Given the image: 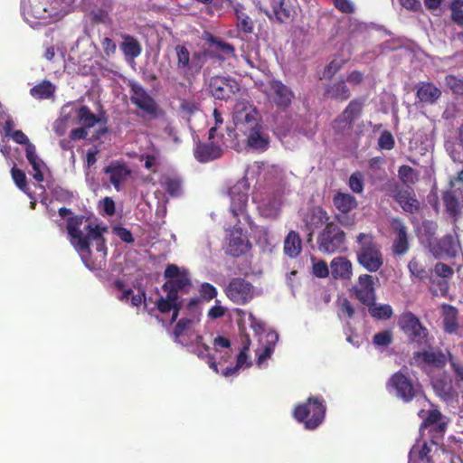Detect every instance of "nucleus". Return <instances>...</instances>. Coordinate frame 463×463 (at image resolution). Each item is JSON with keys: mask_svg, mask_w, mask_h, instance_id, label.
<instances>
[{"mask_svg": "<svg viewBox=\"0 0 463 463\" xmlns=\"http://www.w3.org/2000/svg\"><path fill=\"white\" fill-rule=\"evenodd\" d=\"M374 277L362 274L351 289L352 295L363 305L373 304L376 300Z\"/></svg>", "mask_w": 463, "mask_h": 463, "instance_id": "13", "label": "nucleus"}, {"mask_svg": "<svg viewBox=\"0 0 463 463\" xmlns=\"http://www.w3.org/2000/svg\"><path fill=\"white\" fill-rule=\"evenodd\" d=\"M430 250L435 258L454 257L457 244L452 235H446L440 240L429 242Z\"/></svg>", "mask_w": 463, "mask_h": 463, "instance_id": "22", "label": "nucleus"}, {"mask_svg": "<svg viewBox=\"0 0 463 463\" xmlns=\"http://www.w3.org/2000/svg\"><path fill=\"white\" fill-rule=\"evenodd\" d=\"M104 173L109 175V181L118 191L121 184L130 175L131 170L124 162L114 161L104 168Z\"/></svg>", "mask_w": 463, "mask_h": 463, "instance_id": "23", "label": "nucleus"}, {"mask_svg": "<svg viewBox=\"0 0 463 463\" xmlns=\"http://www.w3.org/2000/svg\"><path fill=\"white\" fill-rule=\"evenodd\" d=\"M102 49L107 56H111L116 52V43L109 37L103 38L101 41Z\"/></svg>", "mask_w": 463, "mask_h": 463, "instance_id": "64", "label": "nucleus"}, {"mask_svg": "<svg viewBox=\"0 0 463 463\" xmlns=\"http://www.w3.org/2000/svg\"><path fill=\"white\" fill-rule=\"evenodd\" d=\"M432 385L437 395L443 401L452 402L458 398V392L453 388L451 380L436 379Z\"/></svg>", "mask_w": 463, "mask_h": 463, "instance_id": "30", "label": "nucleus"}, {"mask_svg": "<svg viewBox=\"0 0 463 463\" xmlns=\"http://www.w3.org/2000/svg\"><path fill=\"white\" fill-rule=\"evenodd\" d=\"M391 226L396 233V237L392 242V251L395 256H403L410 249L407 227L399 218H392L391 221Z\"/></svg>", "mask_w": 463, "mask_h": 463, "instance_id": "19", "label": "nucleus"}, {"mask_svg": "<svg viewBox=\"0 0 463 463\" xmlns=\"http://www.w3.org/2000/svg\"><path fill=\"white\" fill-rule=\"evenodd\" d=\"M164 277L167 280L163 284L164 291H173L176 297L179 292L188 293L192 286L190 273L185 269H180L175 264H168L164 271Z\"/></svg>", "mask_w": 463, "mask_h": 463, "instance_id": "9", "label": "nucleus"}, {"mask_svg": "<svg viewBox=\"0 0 463 463\" xmlns=\"http://www.w3.org/2000/svg\"><path fill=\"white\" fill-rule=\"evenodd\" d=\"M445 456L450 460L449 455L438 447L434 441H417L409 452L408 463H437V459Z\"/></svg>", "mask_w": 463, "mask_h": 463, "instance_id": "10", "label": "nucleus"}, {"mask_svg": "<svg viewBox=\"0 0 463 463\" xmlns=\"http://www.w3.org/2000/svg\"><path fill=\"white\" fill-rule=\"evenodd\" d=\"M393 341L392 332L391 330H383L375 334L373 337V344L376 346L387 347Z\"/></svg>", "mask_w": 463, "mask_h": 463, "instance_id": "46", "label": "nucleus"}, {"mask_svg": "<svg viewBox=\"0 0 463 463\" xmlns=\"http://www.w3.org/2000/svg\"><path fill=\"white\" fill-rule=\"evenodd\" d=\"M114 233L119 237V239L126 243H132L134 241L131 232L125 227H115Z\"/></svg>", "mask_w": 463, "mask_h": 463, "instance_id": "59", "label": "nucleus"}, {"mask_svg": "<svg viewBox=\"0 0 463 463\" xmlns=\"http://www.w3.org/2000/svg\"><path fill=\"white\" fill-rule=\"evenodd\" d=\"M201 296L206 299L211 300L217 296V289L210 283H203L200 288Z\"/></svg>", "mask_w": 463, "mask_h": 463, "instance_id": "56", "label": "nucleus"}, {"mask_svg": "<svg viewBox=\"0 0 463 463\" xmlns=\"http://www.w3.org/2000/svg\"><path fill=\"white\" fill-rule=\"evenodd\" d=\"M333 204L340 213H348L357 207V200L351 194L336 192L333 196Z\"/></svg>", "mask_w": 463, "mask_h": 463, "instance_id": "31", "label": "nucleus"}, {"mask_svg": "<svg viewBox=\"0 0 463 463\" xmlns=\"http://www.w3.org/2000/svg\"><path fill=\"white\" fill-rule=\"evenodd\" d=\"M419 416L423 419L420 425V430L430 428V430H434L439 433H443L447 428V424L441 421L442 415L437 409H433L428 411L420 410Z\"/></svg>", "mask_w": 463, "mask_h": 463, "instance_id": "24", "label": "nucleus"}, {"mask_svg": "<svg viewBox=\"0 0 463 463\" xmlns=\"http://www.w3.org/2000/svg\"><path fill=\"white\" fill-rule=\"evenodd\" d=\"M385 387L391 395L405 403L420 397L423 393L419 382L412 379L408 373L402 370L392 373L386 382Z\"/></svg>", "mask_w": 463, "mask_h": 463, "instance_id": "4", "label": "nucleus"}, {"mask_svg": "<svg viewBox=\"0 0 463 463\" xmlns=\"http://www.w3.org/2000/svg\"><path fill=\"white\" fill-rule=\"evenodd\" d=\"M66 231L71 244L80 254L83 263L89 269L94 268L91 260L90 242H95L96 250L103 257L107 255V245L104 233L108 232L107 225L91 222L89 217L77 214L68 217L66 221Z\"/></svg>", "mask_w": 463, "mask_h": 463, "instance_id": "1", "label": "nucleus"}, {"mask_svg": "<svg viewBox=\"0 0 463 463\" xmlns=\"http://www.w3.org/2000/svg\"><path fill=\"white\" fill-rule=\"evenodd\" d=\"M326 411L322 397H309L307 402L295 407L293 416L298 422L304 423L306 429L315 430L324 420Z\"/></svg>", "mask_w": 463, "mask_h": 463, "instance_id": "5", "label": "nucleus"}, {"mask_svg": "<svg viewBox=\"0 0 463 463\" xmlns=\"http://www.w3.org/2000/svg\"><path fill=\"white\" fill-rule=\"evenodd\" d=\"M163 186L166 193L173 197L180 196L182 194V179L180 177L166 176Z\"/></svg>", "mask_w": 463, "mask_h": 463, "instance_id": "43", "label": "nucleus"}, {"mask_svg": "<svg viewBox=\"0 0 463 463\" xmlns=\"http://www.w3.org/2000/svg\"><path fill=\"white\" fill-rule=\"evenodd\" d=\"M226 297L236 305H246L255 295V288L251 282L243 278H233L224 288Z\"/></svg>", "mask_w": 463, "mask_h": 463, "instance_id": "11", "label": "nucleus"}, {"mask_svg": "<svg viewBox=\"0 0 463 463\" xmlns=\"http://www.w3.org/2000/svg\"><path fill=\"white\" fill-rule=\"evenodd\" d=\"M345 241V233L338 224L331 222L319 233L317 238L318 250L323 253L332 254L341 250Z\"/></svg>", "mask_w": 463, "mask_h": 463, "instance_id": "8", "label": "nucleus"}, {"mask_svg": "<svg viewBox=\"0 0 463 463\" xmlns=\"http://www.w3.org/2000/svg\"><path fill=\"white\" fill-rule=\"evenodd\" d=\"M271 12L265 10L264 13L269 20H276L279 23L291 21L296 14L291 0H269Z\"/></svg>", "mask_w": 463, "mask_h": 463, "instance_id": "20", "label": "nucleus"}, {"mask_svg": "<svg viewBox=\"0 0 463 463\" xmlns=\"http://www.w3.org/2000/svg\"><path fill=\"white\" fill-rule=\"evenodd\" d=\"M364 107V99L357 98L352 99L345 109L333 121L332 127L334 130L337 133L351 130L354 121L362 115Z\"/></svg>", "mask_w": 463, "mask_h": 463, "instance_id": "12", "label": "nucleus"}, {"mask_svg": "<svg viewBox=\"0 0 463 463\" xmlns=\"http://www.w3.org/2000/svg\"><path fill=\"white\" fill-rule=\"evenodd\" d=\"M229 195L231 197L230 211L232 215L234 217L244 215L246 213L248 203L247 188L240 184H235L230 189Z\"/></svg>", "mask_w": 463, "mask_h": 463, "instance_id": "21", "label": "nucleus"}, {"mask_svg": "<svg viewBox=\"0 0 463 463\" xmlns=\"http://www.w3.org/2000/svg\"><path fill=\"white\" fill-rule=\"evenodd\" d=\"M222 148L213 143H204L196 146L195 158L200 162H209L222 156Z\"/></svg>", "mask_w": 463, "mask_h": 463, "instance_id": "28", "label": "nucleus"}, {"mask_svg": "<svg viewBox=\"0 0 463 463\" xmlns=\"http://www.w3.org/2000/svg\"><path fill=\"white\" fill-rule=\"evenodd\" d=\"M175 52L176 56V69L184 76L198 74L207 61L206 52L196 51L191 53L185 45H176Z\"/></svg>", "mask_w": 463, "mask_h": 463, "instance_id": "6", "label": "nucleus"}, {"mask_svg": "<svg viewBox=\"0 0 463 463\" xmlns=\"http://www.w3.org/2000/svg\"><path fill=\"white\" fill-rule=\"evenodd\" d=\"M330 272L335 279H350L353 275V264L345 257H335L330 262Z\"/></svg>", "mask_w": 463, "mask_h": 463, "instance_id": "27", "label": "nucleus"}, {"mask_svg": "<svg viewBox=\"0 0 463 463\" xmlns=\"http://www.w3.org/2000/svg\"><path fill=\"white\" fill-rule=\"evenodd\" d=\"M313 273L316 277L324 279L328 277L329 269L325 260H319L313 264Z\"/></svg>", "mask_w": 463, "mask_h": 463, "instance_id": "55", "label": "nucleus"}, {"mask_svg": "<svg viewBox=\"0 0 463 463\" xmlns=\"http://www.w3.org/2000/svg\"><path fill=\"white\" fill-rule=\"evenodd\" d=\"M55 88L49 80H43L41 83L33 87L30 90L31 95L36 99H49L53 95Z\"/></svg>", "mask_w": 463, "mask_h": 463, "instance_id": "41", "label": "nucleus"}, {"mask_svg": "<svg viewBox=\"0 0 463 463\" xmlns=\"http://www.w3.org/2000/svg\"><path fill=\"white\" fill-rule=\"evenodd\" d=\"M446 83L449 89L456 94L463 93V80L453 76L449 75L446 77Z\"/></svg>", "mask_w": 463, "mask_h": 463, "instance_id": "52", "label": "nucleus"}, {"mask_svg": "<svg viewBox=\"0 0 463 463\" xmlns=\"http://www.w3.org/2000/svg\"><path fill=\"white\" fill-rule=\"evenodd\" d=\"M232 119L235 128L247 137V145L255 150L266 151L269 137L261 125V117L249 101L238 100L233 108Z\"/></svg>", "mask_w": 463, "mask_h": 463, "instance_id": "2", "label": "nucleus"}, {"mask_svg": "<svg viewBox=\"0 0 463 463\" xmlns=\"http://www.w3.org/2000/svg\"><path fill=\"white\" fill-rule=\"evenodd\" d=\"M394 200L400 204L402 210L409 213H415L420 208V203L416 198L412 189H402L394 194Z\"/></svg>", "mask_w": 463, "mask_h": 463, "instance_id": "26", "label": "nucleus"}, {"mask_svg": "<svg viewBox=\"0 0 463 463\" xmlns=\"http://www.w3.org/2000/svg\"><path fill=\"white\" fill-rule=\"evenodd\" d=\"M408 269L410 270L411 276L412 277H416L420 279H424L428 278V271L425 269L422 264L415 258L410 260L408 264Z\"/></svg>", "mask_w": 463, "mask_h": 463, "instance_id": "47", "label": "nucleus"}, {"mask_svg": "<svg viewBox=\"0 0 463 463\" xmlns=\"http://www.w3.org/2000/svg\"><path fill=\"white\" fill-rule=\"evenodd\" d=\"M329 216L326 211L321 206H315L310 209L309 220L307 222V225L317 229L321 227L324 223H328L327 221Z\"/></svg>", "mask_w": 463, "mask_h": 463, "instance_id": "38", "label": "nucleus"}, {"mask_svg": "<svg viewBox=\"0 0 463 463\" xmlns=\"http://www.w3.org/2000/svg\"><path fill=\"white\" fill-rule=\"evenodd\" d=\"M449 354V362L450 364L451 369L453 370L456 380L463 382V364L458 363L453 355L448 351Z\"/></svg>", "mask_w": 463, "mask_h": 463, "instance_id": "57", "label": "nucleus"}, {"mask_svg": "<svg viewBox=\"0 0 463 463\" xmlns=\"http://www.w3.org/2000/svg\"><path fill=\"white\" fill-rule=\"evenodd\" d=\"M434 271L437 276L441 278H449L453 274V269L449 265L442 262H439L435 265Z\"/></svg>", "mask_w": 463, "mask_h": 463, "instance_id": "61", "label": "nucleus"}, {"mask_svg": "<svg viewBox=\"0 0 463 463\" xmlns=\"http://www.w3.org/2000/svg\"><path fill=\"white\" fill-rule=\"evenodd\" d=\"M269 99L281 111L290 108L295 99L293 90L282 81L273 80L269 82Z\"/></svg>", "mask_w": 463, "mask_h": 463, "instance_id": "14", "label": "nucleus"}, {"mask_svg": "<svg viewBox=\"0 0 463 463\" xmlns=\"http://www.w3.org/2000/svg\"><path fill=\"white\" fill-rule=\"evenodd\" d=\"M11 175L16 186L21 190H24L27 185L25 173L17 168L16 165H14L11 169Z\"/></svg>", "mask_w": 463, "mask_h": 463, "instance_id": "49", "label": "nucleus"}, {"mask_svg": "<svg viewBox=\"0 0 463 463\" xmlns=\"http://www.w3.org/2000/svg\"><path fill=\"white\" fill-rule=\"evenodd\" d=\"M338 307H339L338 316L340 317H345L348 319H352L354 317L355 310H354V307H353L352 303L347 298H344L339 303Z\"/></svg>", "mask_w": 463, "mask_h": 463, "instance_id": "51", "label": "nucleus"}, {"mask_svg": "<svg viewBox=\"0 0 463 463\" xmlns=\"http://www.w3.org/2000/svg\"><path fill=\"white\" fill-rule=\"evenodd\" d=\"M112 9V0H101L100 8L90 13L92 24H107L109 21V13Z\"/></svg>", "mask_w": 463, "mask_h": 463, "instance_id": "35", "label": "nucleus"}, {"mask_svg": "<svg viewBox=\"0 0 463 463\" xmlns=\"http://www.w3.org/2000/svg\"><path fill=\"white\" fill-rule=\"evenodd\" d=\"M355 251L358 264L368 272H377L383 266L381 245L371 233L361 232L356 237Z\"/></svg>", "mask_w": 463, "mask_h": 463, "instance_id": "3", "label": "nucleus"}, {"mask_svg": "<svg viewBox=\"0 0 463 463\" xmlns=\"http://www.w3.org/2000/svg\"><path fill=\"white\" fill-rule=\"evenodd\" d=\"M458 309L451 305L443 306V326L445 332L455 333L458 328Z\"/></svg>", "mask_w": 463, "mask_h": 463, "instance_id": "32", "label": "nucleus"}, {"mask_svg": "<svg viewBox=\"0 0 463 463\" xmlns=\"http://www.w3.org/2000/svg\"><path fill=\"white\" fill-rule=\"evenodd\" d=\"M324 96L343 102L351 97V92L345 81L340 80L328 85L325 90Z\"/></svg>", "mask_w": 463, "mask_h": 463, "instance_id": "29", "label": "nucleus"}, {"mask_svg": "<svg viewBox=\"0 0 463 463\" xmlns=\"http://www.w3.org/2000/svg\"><path fill=\"white\" fill-rule=\"evenodd\" d=\"M442 199L447 213L456 218L460 213L459 202L452 191H446L443 193Z\"/></svg>", "mask_w": 463, "mask_h": 463, "instance_id": "42", "label": "nucleus"}, {"mask_svg": "<svg viewBox=\"0 0 463 463\" xmlns=\"http://www.w3.org/2000/svg\"><path fill=\"white\" fill-rule=\"evenodd\" d=\"M366 307H368L370 315L376 319L387 320L391 318L393 314L392 307L388 304L377 305L375 301H373V304H369Z\"/></svg>", "mask_w": 463, "mask_h": 463, "instance_id": "40", "label": "nucleus"}, {"mask_svg": "<svg viewBox=\"0 0 463 463\" xmlns=\"http://www.w3.org/2000/svg\"><path fill=\"white\" fill-rule=\"evenodd\" d=\"M165 297H160L156 302L155 305L157 310L162 314H166L171 311L175 305L179 300V297L175 296V293L173 291H165Z\"/></svg>", "mask_w": 463, "mask_h": 463, "instance_id": "39", "label": "nucleus"}, {"mask_svg": "<svg viewBox=\"0 0 463 463\" xmlns=\"http://www.w3.org/2000/svg\"><path fill=\"white\" fill-rule=\"evenodd\" d=\"M398 326L408 337L410 342L418 345L429 344V330L422 325L419 317L411 311L403 312L398 319Z\"/></svg>", "mask_w": 463, "mask_h": 463, "instance_id": "7", "label": "nucleus"}, {"mask_svg": "<svg viewBox=\"0 0 463 463\" xmlns=\"http://www.w3.org/2000/svg\"><path fill=\"white\" fill-rule=\"evenodd\" d=\"M345 60H333L326 68L324 74L326 77L331 78L338 72L345 65Z\"/></svg>", "mask_w": 463, "mask_h": 463, "instance_id": "53", "label": "nucleus"}, {"mask_svg": "<svg viewBox=\"0 0 463 463\" xmlns=\"http://www.w3.org/2000/svg\"><path fill=\"white\" fill-rule=\"evenodd\" d=\"M123 53L131 59L137 58L141 53V46L138 41L133 36L127 35L120 46Z\"/></svg>", "mask_w": 463, "mask_h": 463, "instance_id": "37", "label": "nucleus"}, {"mask_svg": "<svg viewBox=\"0 0 463 463\" xmlns=\"http://www.w3.org/2000/svg\"><path fill=\"white\" fill-rule=\"evenodd\" d=\"M76 121L82 127L91 128L100 121V118L84 105L76 109Z\"/></svg>", "mask_w": 463, "mask_h": 463, "instance_id": "34", "label": "nucleus"}, {"mask_svg": "<svg viewBox=\"0 0 463 463\" xmlns=\"http://www.w3.org/2000/svg\"><path fill=\"white\" fill-rule=\"evenodd\" d=\"M129 88L131 103L145 113L156 117L157 105L146 90L139 83L135 81L129 83Z\"/></svg>", "mask_w": 463, "mask_h": 463, "instance_id": "16", "label": "nucleus"}, {"mask_svg": "<svg viewBox=\"0 0 463 463\" xmlns=\"http://www.w3.org/2000/svg\"><path fill=\"white\" fill-rule=\"evenodd\" d=\"M335 7L344 14H353L354 5L350 0H332Z\"/></svg>", "mask_w": 463, "mask_h": 463, "instance_id": "58", "label": "nucleus"}, {"mask_svg": "<svg viewBox=\"0 0 463 463\" xmlns=\"http://www.w3.org/2000/svg\"><path fill=\"white\" fill-rule=\"evenodd\" d=\"M267 345L264 346L261 353L258 354V364H260L263 363L266 359L269 358L274 351L275 345L279 339V335L274 333L270 332L268 333L267 335Z\"/></svg>", "mask_w": 463, "mask_h": 463, "instance_id": "44", "label": "nucleus"}, {"mask_svg": "<svg viewBox=\"0 0 463 463\" xmlns=\"http://www.w3.org/2000/svg\"><path fill=\"white\" fill-rule=\"evenodd\" d=\"M395 142L392 133L384 130L380 135L378 146L381 149L391 150L394 147Z\"/></svg>", "mask_w": 463, "mask_h": 463, "instance_id": "50", "label": "nucleus"}, {"mask_svg": "<svg viewBox=\"0 0 463 463\" xmlns=\"http://www.w3.org/2000/svg\"><path fill=\"white\" fill-rule=\"evenodd\" d=\"M25 156L30 165L43 161L38 156L36 146L33 144H28V146H25Z\"/></svg>", "mask_w": 463, "mask_h": 463, "instance_id": "60", "label": "nucleus"}, {"mask_svg": "<svg viewBox=\"0 0 463 463\" xmlns=\"http://www.w3.org/2000/svg\"><path fill=\"white\" fill-rule=\"evenodd\" d=\"M398 175L401 181L406 184H414L419 180L418 173L410 165H401Z\"/></svg>", "mask_w": 463, "mask_h": 463, "instance_id": "45", "label": "nucleus"}, {"mask_svg": "<svg viewBox=\"0 0 463 463\" xmlns=\"http://www.w3.org/2000/svg\"><path fill=\"white\" fill-rule=\"evenodd\" d=\"M284 252L289 258H297L301 252V239L298 232L291 231L284 241Z\"/></svg>", "mask_w": 463, "mask_h": 463, "instance_id": "33", "label": "nucleus"}, {"mask_svg": "<svg viewBox=\"0 0 463 463\" xmlns=\"http://www.w3.org/2000/svg\"><path fill=\"white\" fill-rule=\"evenodd\" d=\"M250 249L248 238L243 234L241 227L235 225L231 231L227 239L226 254L238 258L245 254Z\"/></svg>", "mask_w": 463, "mask_h": 463, "instance_id": "18", "label": "nucleus"}, {"mask_svg": "<svg viewBox=\"0 0 463 463\" xmlns=\"http://www.w3.org/2000/svg\"><path fill=\"white\" fill-rule=\"evenodd\" d=\"M194 323L193 319L190 318H182L180 319L174 328V335L176 338L180 337L184 335V333Z\"/></svg>", "mask_w": 463, "mask_h": 463, "instance_id": "54", "label": "nucleus"}, {"mask_svg": "<svg viewBox=\"0 0 463 463\" xmlns=\"http://www.w3.org/2000/svg\"><path fill=\"white\" fill-rule=\"evenodd\" d=\"M348 184L354 193L361 194L364 191V176L362 173H353L349 177Z\"/></svg>", "mask_w": 463, "mask_h": 463, "instance_id": "48", "label": "nucleus"}, {"mask_svg": "<svg viewBox=\"0 0 463 463\" xmlns=\"http://www.w3.org/2000/svg\"><path fill=\"white\" fill-rule=\"evenodd\" d=\"M416 90V97L422 103L434 104L441 97V90L430 81L419 82Z\"/></svg>", "mask_w": 463, "mask_h": 463, "instance_id": "25", "label": "nucleus"}, {"mask_svg": "<svg viewBox=\"0 0 463 463\" xmlns=\"http://www.w3.org/2000/svg\"><path fill=\"white\" fill-rule=\"evenodd\" d=\"M212 42L216 45V47L220 51H222L225 54H227V55H234L235 49H234V47L232 44H230L228 43H225L223 41H221V40H219L217 38L213 39Z\"/></svg>", "mask_w": 463, "mask_h": 463, "instance_id": "63", "label": "nucleus"}, {"mask_svg": "<svg viewBox=\"0 0 463 463\" xmlns=\"http://www.w3.org/2000/svg\"><path fill=\"white\" fill-rule=\"evenodd\" d=\"M209 89L215 99H228L240 90V84L231 77L214 76L210 80Z\"/></svg>", "mask_w": 463, "mask_h": 463, "instance_id": "15", "label": "nucleus"}, {"mask_svg": "<svg viewBox=\"0 0 463 463\" xmlns=\"http://www.w3.org/2000/svg\"><path fill=\"white\" fill-rule=\"evenodd\" d=\"M449 361V354L440 349H430L414 352L411 357V364L421 366L427 364L435 368H443Z\"/></svg>", "mask_w": 463, "mask_h": 463, "instance_id": "17", "label": "nucleus"}, {"mask_svg": "<svg viewBox=\"0 0 463 463\" xmlns=\"http://www.w3.org/2000/svg\"><path fill=\"white\" fill-rule=\"evenodd\" d=\"M243 5L238 4L234 7V13L237 18V28L244 33H251L253 32L254 24L251 18L243 12Z\"/></svg>", "mask_w": 463, "mask_h": 463, "instance_id": "36", "label": "nucleus"}, {"mask_svg": "<svg viewBox=\"0 0 463 463\" xmlns=\"http://www.w3.org/2000/svg\"><path fill=\"white\" fill-rule=\"evenodd\" d=\"M88 129L85 127L80 126L71 130L69 137L71 140L76 141L80 139H86L88 136Z\"/></svg>", "mask_w": 463, "mask_h": 463, "instance_id": "62", "label": "nucleus"}]
</instances>
